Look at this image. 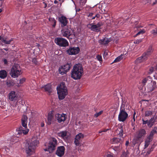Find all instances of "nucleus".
Wrapping results in <instances>:
<instances>
[{
    "mask_svg": "<svg viewBox=\"0 0 157 157\" xmlns=\"http://www.w3.org/2000/svg\"><path fill=\"white\" fill-rule=\"evenodd\" d=\"M83 74V69L81 64H75L73 67L71 73V77L74 79H80Z\"/></svg>",
    "mask_w": 157,
    "mask_h": 157,
    "instance_id": "nucleus-1",
    "label": "nucleus"
},
{
    "mask_svg": "<svg viewBox=\"0 0 157 157\" xmlns=\"http://www.w3.org/2000/svg\"><path fill=\"white\" fill-rule=\"evenodd\" d=\"M39 143V141L35 140H34V138H32L31 142L30 143L28 142L24 143L25 149L26 152L28 155L30 156L33 154L34 150Z\"/></svg>",
    "mask_w": 157,
    "mask_h": 157,
    "instance_id": "nucleus-2",
    "label": "nucleus"
},
{
    "mask_svg": "<svg viewBox=\"0 0 157 157\" xmlns=\"http://www.w3.org/2000/svg\"><path fill=\"white\" fill-rule=\"evenodd\" d=\"M57 89L59 99L61 100L64 99L68 93L65 82H61L60 85L57 87Z\"/></svg>",
    "mask_w": 157,
    "mask_h": 157,
    "instance_id": "nucleus-3",
    "label": "nucleus"
},
{
    "mask_svg": "<svg viewBox=\"0 0 157 157\" xmlns=\"http://www.w3.org/2000/svg\"><path fill=\"white\" fill-rule=\"evenodd\" d=\"M121 105L120 109V112L118 115V120L120 121L124 122L128 117V115L125 111V105L123 103Z\"/></svg>",
    "mask_w": 157,
    "mask_h": 157,
    "instance_id": "nucleus-4",
    "label": "nucleus"
},
{
    "mask_svg": "<svg viewBox=\"0 0 157 157\" xmlns=\"http://www.w3.org/2000/svg\"><path fill=\"white\" fill-rule=\"evenodd\" d=\"M21 71L19 65L17 64H15L11 69L10 74L12 77L15 78L17 77L21 74Z\"/></svg>",
    "mask_w": 157,
    "mask_h": 157,
    "instance_id": "nucleus-5",
    "label": "nucleus"
},
{
    "mask_svg": "<svg viewBox=\"0 0 157 157\" xmlns=\"http://www.w3.org/2000/svg\"><path fill=\"white\" fill-rule=\"evenodd\" d=\"M57 144V141L56 139L52 138L48 144V147L44 149L45 151H48L49 153L53 152L55 149Z\"/></svg>",
    "mask_w": 157,
    "mask_h": 157,
    "instance_id": "nucleus-6",
    "label": "nucleus"
},
{
    "mask_svg": "<svg viewBox=\"0 0 157 157\" xmlns=\"http://www.w3.org/2000/svg\"><path fill=\"white\" fill-rule=\"evenodd\" d=\"M55 42L58 45L63 47L69 45V43L65 39L62 37H57L55 39Z\"/></svg>",
    "mask_w": 157,
    "mask_h": 157,
    "instance_id": "nucleus-7",
    "label": "nucleus"
},
{
    "mask_svg": "<svg viewBox=\"0 0 157 157\" xmlns=\"http://www.w3.org/2000/svg\"><path fill=\"white\" fill-rule=\"evenodd\" d=\"M62 34L64 37H66L68 38L72 39L71 36H72L73 35L71 33V29L68 27H65L62 28Z\"/></svg>",
    "mask_w": 157,
    "mask_h": 157,
    "instance_id": "nucleus-8",
    "label": "nucleus"
},
{
    "mask_svg": "<svg viewBox=\"0 0 157 157\" xmlns=\"http://www.w3.org/2000/svg\"><path fill=\"white\" fill-rule=\"evenodd\" d=\"M80 48L78 47H70L67 50L66 52L69 55H75L79 53Z\"/></svg>",
    "mask_w": 157,
    "mask_h": 157,
    "instance_id": "nucleus-9",
    "label": "nucleus"
},
{
    "mask_svg": "<svg viewBox=\"0 0 157 157\" xmlns=\"http://www.w3.org/2000/svg\"><path fill=\"white\" fill-rule=\"evenodd\" d=\"M149 82L150 83L148 84L147 86V89L148 92H152L156 88V83L155 81H152L151 79L149 80Z\"/></svg>",
    "mask_w": 157,
    "mask_h": 157,
    "instance_id": "nucleus-10",
    "label": "nucleus"
},
{
    "mask_svg": "<svg viewBox=\"0 0 157 157\" xmlns=\"http://www.w3.org/2000/svg\"><path fill=\"white\" fill-rule=\"evenodd\" d=\"M55 117L57 121L60 123L65 121L67 119V115L64 113L61 114L58 113L55 115Z\"/></svg>",
    "mask_w": 157,
    "mask_h": 157,
    "instance_id": "nucleus-11",
    "label": "nucleus"
},
{
    "mask_svg": "<svg viewBox=\"0 0 157 157\" xmlns=\"http://www.w3.org/2000/svg\"><path fill=\"white\" fill-rule=\"evenodd\" d=\"M16 130L17 135H22V134L23 135H26L28 133L29 131V130L27 128H25L24 127H22L21 126L17 128Z\"/></svg>",
    "mask_w": 157,
    "mask_h": 157,
    "instance_id": "nucleus-12",
    "label": "nucleus"
},
{
    "mask_svg": "<svg viewBox=\"0 0 157 157\" xmlns=\"http://www.w3.org/2000/svg\"><path fill=\"white\" fill-rule=\"evenodd\" d=\"M9 99L12 101L17 100L19 98L18 94L14 91H11L9 94Z\"/></svg>",
    "mask_w": 157,
    "mask_h": 157,
    "instance_id": "nucleus-13",
    "label": "nucleus"
},
{
    "mask_svg": "<svg viewBox=\"0 0 157 157\" xmlns=\"http://www.w3.org/2000/svg\"><path fill=\"white\" fill-rule=\"evenodd\" d=\"M65 147L63 146L58 147L56 152V154L59 157L62 156L64 154Z\"/></svg>",
    "mask_w": 157,
    "mask_h": 157,
    "instance_id": "nucleus-14",
    "label": "nucleus"
},
{
    "mask_svg": "<svg viewBox=\"0 0 157 157\" xmlns=\"http://www.w3.org/2000/svg\"><path fill=\"white\" fill-rule=\"evenodd\" d=\"M59 21L61 23L62 27L65 26L67 23V18L64 16H62L58 18Z\"/></svg>",
    "mask_w": 157,
    "mask_h": 157,
    "instance_id": "nucleus-15",
    "label": "nucleus"
},
{
    "mask_svg": "<svg viewBox=\"0 0 157 157\" xmlns=\"http://www.w3.org/2000/svg\"><path fill=\"white\" fill-rule=\"evenodd\" d=\"M149 56L147 55V54L145 52L141 57H139L136 59V61L138 63H140L142 61L146 60Z\"/></svg>",
    "mask_w": 157,
    "mask_h": 157,
    "instance_id": "nucleus-16",
    "label": "nucleus"
},
{
    "mask_svg": "<svg viewBox=\"0 0 157 157\" xmlns=\"http://www.w3.org/2000/svg\"><path fill=\"white\" fill-rule=\"evenodd\" d=\"M146 134V132L144 129H141L139 130L137 133V135L136 138L138 140L144 137Z\"/></svg>",
    "mask_w": 157,
    "mask_h": 157,
    "instance_id": "nucleus-17",
    "label": "nucleus"
},
{
    "mask_svg": "<svg viewBox=\"0 0 157 157\" xmlns=\"http://www.w3.org/2000/svg\"><path fill=\"white\" fill-rule=\"evenodd\" d=\"M53 111H52L49 112L48 115L47 124L48 125H50L53 122L54 118L53 114Z\"/></svg>",
    "mask_w": 157,
    "mask_h": 157,
    "instance_id": "nucleus-18",
    "label": "nucleus"
},
{
    "mask_svg": "<svg viewBox=\"0 0 157 157\" xmlns=\"http://www.w3.org/2000/svg\"><path fill=\"white\" fill-rule=\"evenodd\" d=\"M28 117L26 115L23 116L21 118V124L23 127L26 128H27V121Z\"/></svg>",
    "mask_w": 157,
    "mask_h": 157,
    "instance_id": "nucleus-19",
    "label": "nucleus"
},
{
    "mask_svg": "<svg viewBox=\"0 0 157 157\" xmlns=\"http://www.w3.org/2000/svg\"><path fill=\"white\" fill-rule=\"evenodd\" d=\"M111 41L110 39H108L106 37H105L103 39L100 40L98 41V42L100 44L105 45L110 42Z\"/></svg>",
    "mask_w": 157,
    "mask_h": 157,
    "instance_id": "nucleus-20",
    "label": "nucleus"
},
{
    "mask_svg": "<svg viewBox=\"0 0 157 157\" xmlns=\"http://www.w3.org/2000/svg\"><path fill=\"white\" fill-rule=\"evenodd\" d=\"M67 132L66 131H62L60 132H58L57 134L58 136L61 137L62 138H64L67 136Z\"/></svg>",
    "mask_w": 157,
    "mask_h": 157,
    "instance_id": "nucleus-21",
    "label": "nucleus"
},
{
    "mask_svg": "<svg viewBox=\"0 0 157 157\" xmlns=\"http://www.w3.org/2000/svg\"><path fill=\"white\" fill-rule=\"evenodd\" d=\"M72 66V64L71 63H67L66 64L63 66V67L64 68L66 71L67 72L70 70Z\"/></svg>",
    "mask_w": 157,
    "mask_h": 157,
    "instance_id": "nucleus-22",
    "label": "nucleus"
},
{
    "mask_svg": "<svg viewBox=\"0 0 157 157\" xmlns=\"http://www.w3.org/2000/svg\"><path fill=\"white\" fill-rule=\"evenodd\" d=\"M7 75V73L5 70H2L0 71V78H4Z\"/></svg>",
    "mask_w": 157,
    "mask_h": 157,
    "instance_id": "nucleus-23",
    "label": "nucleus"
},
{
    "mask_svg": "<svg viewBox=\"0 0 157 157\" xmlns=\"http://www.w3.org/2000/svg\"><path fill=\"white\" fill-rule=\"evenodd\" d=\"M44 88L46 91L48 92L49 93L52 92V89L51 87V85L50 84H47L45 85L44 87Z\"/></svg>",
    "mask_w": 157,
    "mask_h": 157,
    "instance_id": "nucleus-24",
    "label": "nucleus"
},
{
    "mask_svg": "<svg viewBox=\"0 0 157 157\" xmlns=\"http://www.w3.org/2000/svg\"><path fill=\"white\" fill-rule=\"evenodd\" d=\"M156 118V117H155V119H154V117H153L151 118V119L148 121L149 122L148 123V126L149 127H151L152 126L154 123L155 122V120Z\"/></svg>",
    "mask_w": 157,
    "mask_h": 157,
    "instance_id": "nucleus-25",
    "label": "nucleus"
},
{
    "mask_svg": "<svg viewBox=\"0 0 157 157\" xmlns=\"http://www.w3.org/2000/svg\"><path fill=\"white\" fill-rule=\"evenodd\" d=\"M59 73L62 75H63L64 74H66L67 72L64 69V68L63 67V66H61L60 67L59 69Z\"/></svg>",
    "mask_w": 157,
    "mask_h": 157,
    "instance_id": "nucleus-26",
    "label": "nucleus"
},
{
    "mask_svg": "<svg viewBox=\"0 0 157 157\" xmlns=\"http://www.w3.org/2000/svg\"><path fill=\"white\" fill-rule=\"evenodd\" d=\"M112 140L113 144H117L122 142V140L121 139L117 138H113Z\"/></svg>",
    "mask_w": 157,
    "mask_h": 157,
    "instance_id": "nucleus-27",
    "label": "nucleus"
},
{
    "mask_svg": "<svg viewBox=\"0 0 157 157\" xmlns=\"http://www.w3.org/2000/svg\"><path fill=\"white\" fill-rule=\"evenodd\" d=\"M84 135L82 133H79L75 137V139L80 141L84 137Z\"/></svg>",
    "mask_w": 157,
    "mask_h": 157,
    "instance_id": "nucleus-28",
    "label": "nucleus"
},
{
    "mask_svg": "<svg viewBox=\"0 0 157 157\" xmlns=\"http://www.w3.org/2000/svg\"><path fill=\"white\" fill-rule=\"evenodd\" d=\"M118 130L119 132L118 133V135L120 137H122L123 136V126L121 125L119 126V129H118Z\"/></svg>",
    "mask_w": 157,
    "mask_h": 157,
    "instance_id": "nucleus-29",
    "label": "nucleus"
},
{
    "mask_svg": "<svg viewBox=\"0 0 157 157\" xmlns=\"http://www.w3.org/2000/svg\"><path fill=\"white\" fill-rule=\"evenodd\" d=\"M6 85L9 87L12 86L15 84L13 80H8L6 83Z\"/></svg>",
    "mask_w": 157,
    "mask_h": 157,
    "instance_id": "nucleus-30",
    "label": "nucleus"
},
{
    "mask_svg": "<svg viewBox=\"0 0 157 157\" xmlns=\"http://www.w3.org/2000/svg\"><path fill=\"white\" fill-rule=\"evenodd\" d=\"M129 153L128 150L125 152L124 151H123L120 157H128Z\"/></svg>",
    "mask_w": 157,
    "mask_h": 157,
    "instance_id": "nucleus-31",
    "label": "nucleus"
},
{
    "mask_svg": "<svg viewBox=\"0 0 157 157\" xmlns=\"http://www.w3.org/2000/svg\"><path fill=\"white\" fill-rule=\"evenodd\" d=\"M91 29V30L93 31H95L96 32L100 31V29H98L95 25L93 24V25L92 26Z\"/></svg>",
    "mask_w": 157,
    "mask_h": 157,
    "instance_id": "nucleus-32",
    "label": "nucleus"
},
{
    "mask_svg": "<svg viewBox=\"0 0 157 157\" xmlns=\"http://www.w3.org/2000/svg\"><path fill=\"white\" fill-rule=\"evenodd\" d=\"M124 55L121 54L120 56L117 57L114 60L113 63L117 62L120 61L123 58V56H124Z\"/></svg>",
    "mask_w": 157,
    "mask_h": 157,
    "instance_id": "nucleus-33",
    "label": "nucleus"
},
{
    "mask_svg": "<svg viewBox=\"0 0 157 157\" xmlns=\"http://www.w3.org/2000/svg\"><path fill=\"white\" fill-rule=\"evenodd\" d=\"M151 79V77L150 76H148L146 78H145L144 79L142 80V83L143 84V85H144L145 84V83L147 82V81L149 82V79Z\"/></svg>",
    "mask_w": 157,
    "mask_h": 157,
    "instance_id": "nucleus-34",
    "label": "nucleus"
},
{
    "mask_svg": "<svg viewBox=\"0 0 157 157\" xmlns=\"http://www.w3.org/2000/svg\"><path fill=\"white\" fill-rule=\"evenodd\" d=\"M153 50L152 47L150 46L148 48L145 52L147 54V55L150 56Z\"/></svg>",
    "mask_w": 157,
    "mask_h": 157,
    "instance_id": "nucleus-35",
    "label": "nucleus"
},
{
    "mask_svg": "<svg viewBox=\"0 0 157 157\" xmlns=\"http://www.w3.org/2000/svg\"><path fill=\"white\" fill-rule=\"evenodd\" d=\"M13 40L12 39L10 40H6V39H5L4 38H2V42L3 43H5L6 44H10L11 42Z\"/></svg>",
    "mask_w": 157,
    "mask_h": 157,
    "instance_id": "nucleus-36",
    "label": "nucleus"
},
{
    "mask_svg": "<svg viewBox=\"0 0 157 157\" xmlns=\"http://www.w3.org/2000/svg\"><path fill=\"white\" fill-rule=\"evenodd\" d=\"M153 113L152 111H146L145 113V116L148 117L151 115Z\"/></svg>",
    "mask_w": 157,
    "mask_h": 157,
    "instance_id": "nucleus-37",
    "label": "nucleus"
},
{
    "mask_svg": "<svg viewBox=\"0 0 157 157\" xmlns=\"http://www.w3.org/2000/svg\"><path fill=\"white\" fill-rule=\"evenodd\" d=\"M156 133H157V132L155 130H152L150 132L149 136L150 137H153L154 134Z\"/></svg>",
    "mask_w": 157,
    "mask_h": 157,
    "instance_id": "nucleus-38",
    "label": "nucleus"
},
{
    "mask_svg": "<svg viewBox=\"0 0 157 157\" xmlns=\"http://www.w3.org/2000/svg\"><path fill=\"white\" fill-rule=\"evenodd\" d=\"M145 31L144 30H142L139 31L136 35L134 36L135 37L137 36L138 35H140V34H143L145 33Z\"/></svg>",
    "mask_w": 157,
    "mask_h": 157,
    "instance_id": "nucleus-39",
    "label": "nucleus"
},
{
    "mask_svg": "<svg viewBox=\"0 0 157 157\" xmlns=\"http://www.w3.org/2000/svg\"><path fill=\"white\" fill-rule=\"evenodd\" d=\"M151 33L154 35L157 34V27L155 28L152 30Z\"/></svg>",
    "mask_w": 157,
    "mask_h": 157,
    "instance_id": "nucleus-40",
    "label": "nucleus"
},
{
    "mask_svg": "<svg viewBox=\"0 0 157 157\" xmlns=\"http://www.w3.org/2000/svg\"><path fill=\"white\" fill-rule=\"evenodd\" d=\"M74 142L76 146H79V145L80 144V143H81V141L77 140L75 139V138Z\"/></svg>",
    "mask_w": 157,
    "mask_h": 157,
    "instance_id": "nucleus-41",
    "label": "nucleus"
},
{
    "mask_svg": "<svg viewBox=\"0 0 157 157\" xmlns=\"http://www.w3.org/2000/svg\"><path fill=\"white\" fill-rule=\"evenodd\" d=\"M96 26L98 27V28L100 29V30L101 29L100 27L103 25V24L101 22H99L97 23V24L95 25Z\"/></svg>",
    "mask_w": 157,
    "mask_h": 157,
    "instance_id": "nucleus-42",
    "label": "nucleus"
},
{
    "mask_svg": "<svg viewBox=\"0 0 157 157\" xmlns=\"http://www.w3.org/2000/svg\"><path fill=\"white\" fill-rule=\"evenodd\" d=\"M104 12H105L103 13H102L103 15L102 16H104V17H105L106 18L108 17L109 16V14H108L107 13V12H105V11H104Z\"/></svg>",
    "mask_w": 157,
    "mask_h": 157,
    "instance_id": "nucleus-43",
    "label": "nucleus"
},
{
    "mask_svg": "<svg viewBox=\"0 0 157 157\" xmlns=\"http://www.w3.org/2000/svg\"><path fill=\"white\" fill-rule=\"evenodd\" d=\"M103 113V111H100L98 113H95L94 115V117H97L98 116L101 115Z\"/></svg>",
    "mask_w": 157,
    "mask_h": 157,
    "instance_id": "nucleus-44",
    "label": "nucleus"
},
{
    "mask_svg": "<svg viewBox=\"0 0 157 157\" xmlns=\"http://www.w3.org/2000/svg\"><path fill=\"white\" fill-rule=\"evenodd\" d=\"M51 19H52V21L54 23V24L52 25V27H55L56 25V21L54 18Z\"/></svg>",
    "mask_w": 157,
    "mask_h": 157,
    "instance_id": "nucleus-45",
    "label": "nucleus"
},
{
    "mask_svg": "<svg viewBox=\"0 0 157 157\" xmlns=\"http://www.w3.org/2000/svg\"><path fill=\"white\" fill-rule=\"evenodd\" d=\"M96 58L99 61H102V57L101 56L98 55L96 56Z\"/></svg>",
    "mask_w": 157,
    "mask_h": 157,
    "instance_id": "nucleus-46",
    "label": "nucleus"
},
{
    "mask_svg": "<svg viewBox=\"0 0 157 157\" xmlns=\"http://www.w3.org/2000/svg\"><path fill=\"white\" fill-rule=\"evenodd\" d=\"M153 150L152 149H151V148H150L148 149V151H147L146 154L145 155H146L147 156V155L150 154L151 153V152L153 151Z\"/></svg>",
    "mask_w": 157,
    "mask_h": 157,
    "instance_id": "nucleus-47",
    "label": "nucleus"
},
{
    "mask_svg": "<svg viewBox=\"0 0 157 157\" xmlns=\"http://www.w3.org/2000/svg\"><path fill=\"white\" fill-rule=\"evenodd\" d=\"M26 79L24 78L21 79L20 80V83L22 84L25 81Z\"/></svg>",
    "mask_w": 157,
    "mask_h": 157,
    "instance_id": "nucleus-48",
    "label": "nucleus"
},
{
    "mask_svg": "<svg viewBox=\"0 0 157 157\" xmlns=\"http://www.w3.org/2000/svg\"><path fill=\"white\" fill-rule=\"evenodd\" d=\"M32 62L34 63L35 64H37V61L36 59L35 58H34L32 59Z\"/></svg>",
    "mask_w": 157,
    "mask_h": 157,
    "instance_id": "nucleus-49",
    "label": "nucleus"
},
{
    "mask_svg": "<svg viewBox=\"0 0 157 157\" xmlns=\"http://www.w3.org/2000/svg\"><path fill=\"white\" fill-rule=\"evenodd\" d=\"M143 121V124H146L148 123L149 122L148 120L144 121L143 119H142Z\"/></svg>",
    "mask_w": 157,
    "mask_h": 157,
    "instance_id": "nucleus-50",
    "label": "nucleus"
},
{
    "mask_svg": "<svg viewBox=\"0 0 157 157\" xmlns=\"http://www.w3.org/2000/svg\"><path fill=\"white\" fill-rule=\"evenodd\" d=\"M152 140H151L149 139V138H147L146 140H145V143H147L150 144V142Z\"/></svg>",
    "mask_w": 157,
    "mask_h": 157,
    "instance_id": "nucleus-51",
    "label": "nucleus"
},
{
    "mask_svg": "<svg viewBox=\"0 0 157 157\" xmlns=\"http://www.w3.org/2000/svg\"><path fill=\"white\" fill-rule=\"evenodd\" d=\"M92 25H93V23L92 24H88L87 25V27L89 29H90L91 30V26Z\"/></svg>",
    "mask_w": 157,
    "mask_h": 157,
    "instance_id": "nucleus-52",
    "label": "nucleus"
},
{
    "mask_svg": "<svg viewBox=\"0 0 157 157\" xmlns=\"http://www.w3.org/2000/svg\"><path fill=\"white\" fill-rule=\"evenodd\" d=\"M141 41H142L141 40H136V41H135L134 42V43L136 44H138L139 43L141 42Z\"/></svg>",
    "mask_w": 157,
    "mask_h": 157,
    "instance_id": "nucleus-53",
    "label": "nucleus"
},
{
    "mask_svg": "<svg viewBox=\"0 0 157 157\" xmlns=\"http://www.w3.org/2000/svg\"><path fill=\"white\" fill-rule=\"evenodd\" d=\"M119 147L118 146H115L113 147V149L115 151H117L119 150Z\"/></svg>",
    "mask_w": 157,
    "mask_h": 157,
    "instance_id": "nucleus-54",
    "label": "nucleus"
},
{
    "mask_svg": "<svg viewBox=\"0 0 157 157\" xmlns=\"http://www.w3.org/2000/svg\"><path fill=\"white\" fill-rule=\"evenodd\" d=\"M3 62L4 63V64H7L8 63V62L7 59H3Z\"/></svg>",
    "mask_w": 157,
    "mask_h": 157,
    "instance_id": "nucleus-55",
    "label": "nucleus"
},
{
    "mask_svg": "<svg viewBox=\"0 0 157 157\" xmlns=\"http://www.w3.org/2000/svg\"><path fill=\"white\" fill-rule=\"evenodd\" d=\"M145 148H147V147L148 146L149 144H150L149 143H145Z\"/></svg>",
    "mask_w": 157,
    "mask_h": 157,
    "instance_id": "nucleus-56",
    "label": "nucleus"
},
{
    "mask_svg": "<svg viewBox=\"0 0 157 157\" xmlns=\"http://www.w3.org/2000/svg\"><path fill=\"white\" fill-rule=\"evenodd\" d=\"M94 14V13H90L88 15L89 17H93V15Z\"/></svg>",
    "mask_w": 157,
    "mask_h": 157,
    "instance_id": "nucleus-57",
    "label": "nucleus"
},
{
    "mask_svg": "<svg viewBox=\"0 0 157 157\" xmlns=\"http://www.w3.org/2000/svg\"><path fill=\"white\" fill-rule=\"evenodd\" d=\"M155 144H154L152 145V146H151V149H152L153 150L154 149V148L155 147Z\"/></svg>",
    "mask_w": 157,
    "mask_h": 157,
    "instance_id": "nucleus-58",
    "label": "nucleus"
},
{
    "mask_svg": "<svg viewBox=\"0 0 157 157\" xmlns=\"http://www.w3.org/2000/svg\"><path fill=\"white\" fill-rule=\"evenodd\" d=\"M43 3L44 4V8H46L47 7V4L45 2H43Z\"/></svg>",
    "mask_w": 157,
    "mask_h": 157,
    "instance_id": "nucleus-59",
    "label": "nucleus"
},
{
    "mask_svg": "<svg viewBox=\"0 0 157 157\" xmlns=\"http://www.w3.org/2000/svg\"><path fill=\"white\" fill-rule=\"evenodd\" d=\"M129 144V141H126V142L125 145L126 146H128V145Z\"/></svg>",
    "mask_w": 157,
    "mask_h": 157,
    "instance_id": "nucleus-60",
    "label": "nucleus"
},
{
    "mask_svg": "<svg viewBox=\"0 0 157 157\" xmlns=\"http://www.w3.org/2000/svg\"><path fill=\"white\" fill-rule=\"evenodd\" d=\"M147 138H149V139H150L151 140H151H152V139H153V137H150V136H149V135L147 137Z\"/></svg>",
    "mask_w": 157,
    "mask_h": 157,
    "instance_id": "nucleus-61",
    "label": "nucleus"
},
{
    "mask_svg": "<svg viewBox=\"0 0 157 157\" xmlns=\"http://www.w3.org/2000/svg\"><path fill=\"white\" fill-rule=\"evenodd\" d=\"M107 157H113V156L110 154H108L107 155Z\"/></svg>",
    "mask_w": 157,
    "mask_h": 157,
    "instance_id": "nucleus-62",
    "label": "nucleus"
},
{
    "mask_svg": "<svg viewBox=\"0 0 157 157\" xmlns=\"http://www.w3.org/2000/svg\"><path fill=\"white\" fill-rule=\"evenodd\" d=\"M104 55L105 56H107L108 55V52L106 51H105L104 52Z\"/></svg>",
    "mask_w": 157,
    "mask_h": 157,
    "instance_id": "nucleus-63",
    "label": "nucleus"
},
{
    "mask_svg": "<svg viewBox=\"0 0 157 157\" xmlns=\"http://www.w3.org/2000/svg\"><path fill=\"white\" fill-rule=\"evenodd\" d=\"M95 17L97 18H98L100 17V15L99 14H97L95 15Z\"/></svg>",
    "mask_w": 157,
    "mask_h": 157,
    "instance_id": "nucleus-64",
    "label": "nucleus"
}]
</instances>
